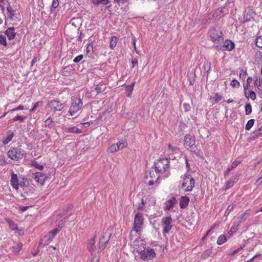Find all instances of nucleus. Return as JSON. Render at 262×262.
I'll return each instance as SVG.
<instances>
[{
  "label": "nucleus",
  "mask_w": 262,
  "mask_h": 262,
  "mask_svg": "<svg viewBox=\"0 0 262 262\" xmlns=\"http://www.w3.org/2000/svg\"><path fill=\"white\" fill-rule=\"evenodd\" d=\"M211 63L209 61H206L203 65V69L206 73H209L211 70Z\"/></svg>",
  "instance_id": "30"
},
{
  "label": "nucleus",
  "mask_w": 262,
  "mask_h": 262,
  "mask_svg": "<svg viewBox=\"0 0 262 262\" xmlns=\"http://www.w3.org/2000/svg\"><path fill=\"white\" fill-rule=\"evenodd\" d=\"M82 106V101L81 99H79L77 102H73L69 111L71 116H73L76 112H77Z\"/></svg>",
  "instance_id": "13"
},
{
  "label": "nucleus",
  "mask_w": 262,
  "mask_h": 262,
  "mask_svg": "<svg viewBox=\"0 0 262 262\" xmlns=\"http://www.w3.org/2000/svg\"><path fill=\"white\" fill-rule=\"evenodd\" d=\"M7 154L11 160L18 161L25 157L26 152L19 147H14L9 149Z\"/></svg>",
  "instance_id": "2"
},
{
  "label": "nucleus",
  "mask_w": 262,
  "mask_h": 262,
  "mask_svg": "<svg viewBox=\"0 0 262 262\" xmlns=\"http://www.w3.org/2000/svg\"><path fill=\"white\" fill-rule=\"evenodd\" d=\"M31 164L33 166H34V167H35L36 168H37L40 170H42L44 168L43 166L39 165L37 163V162L35 160L31 161Z\"/></svg>",
  "instance_id": "36"
},
{
  "label": "nucleus",
  "mask_w": 262,
  "mask_h": 262,
  "mask_svg": "<svg viewBox=\"0 0 262 262\" xmlns=\"http://www.w3.org/2000/svg\"><path fill=\"white\" fill-rule=\"evenodd\" d=\"M254 85L256 87H259L261 85V81L259 76H255L254 77Z\"/></svg>",
  "instance_id": "44"
},
{
  "label": "nucleus",
  "mask_w": 262,
  "mask_h": 262,
  "mask_svg": "<svg viewBox=\"0 0 262 262\" xmlns=\"http://www.w3.org/2000/svg\"><path fill=\"white\" fill-rule=\"evenodd\" d=\"M194 179L190 174H186L183 178L182 188L186 191H190L194 186Z\"/></svg>",
  "instance_id": "6"
},
{
  "label": "nucleus",
  "mask_w": 262,
  "mask_h": 262,
  "mask_svg": "<svg viewBox=\"0 0 262 262\" xmlns=\"http://www.w3.org/2000/svg\"><path fill=\"white\" fill-rule=\"evenodd\" d=\"M214 98L215 102H217L220 101L222 99V97L221 95H220L219 94L216 93V94H215Z\"/></svg>",
  "instance_id": "60"
},
{
  "label": "nucleus",
  "mask_w": 262,
  "mask_h": 262,
  "mask_svg": "<svg viewBox=\"0 0 262 262\" xmlns=\"http://www.w3.org/2000/svg\"><path fill=\"white\" fill-rule=\"evenodd\" d=\"M172 219L170 215L163 217L162 220V223L163 226V233H167L171 230Z\"/></svg>",
  "instance_id": "12"
},
{
  "label": "nucleus",
  "mask_w": 262,
  "mask_h": 262,
  "mask_svg": "<svg viewBox=\"0 0 262 262\" xmlns=\"http://www.w3.org/2000/svg\"><path fill=\"white\" fill-rule=\"evenodd\" d=\"M143 220L142 213L138 212L136 214L134 218V225L133 227V230L136 233H138L141 230Z\"/></svg>",
  "instance_id": "10"
},
{
  "label": "nucleus",
  "mask_w": 262,
  "mask_h": 262,
  "mask_svg": "<svg viewBox=\"0 0 262 262\" xmlns=\"http://www.w3.org/2000/svg\"><path fill=\"white\" fill-rule=\"evenodd\" d=\"M8 0H0V7L3 11L5 10V6L8 5Z\"/></svg>",
  "instance_id": "45"
},
{
  "label": "nucleus",
  "mask_w": 262,
  "mask_h": 262,
  "mask_svg": "<svg viewBox=\"0 0 262 262\" xmlns=\"http://www.w3.org/2000/svg\"><path fill=\"white\" fill-rule=\"evenodd\" d=\"M154 165L155 170L159 173H163L169 169V161L167 158H160Z\"/></svg>",
  "instance_id": "4"
},
{
  "label": "nucleus",
  "mask_w": 262,
  "mask_h": 262,
  "mask_svg": "<svg viewBox=\"0 0 262 262\" xmlns=\"http://www.w3.org/2000/svg\"><path fill=\"white\" fill-rule=\"evenodd\" d=\"M262 183V174L261 176L257 180L256 182V184L257 185H259Z\"/></svg>",
  "instance_id": "64"
},
{
  "label": "nucleus",
  "mask_w": 262,
  "mask_h": 262,
  "mask_svg": "<svg viewBox=\"0 0 262 262\" xmlns=\"http://www.w3.org/2000/svg\"><path fill=\"white\" fill-rule=\"evenodd\" d=\"M134 83H132V84L126 86L125 93L127 96L129 97L131 96L132 92L134 89Z\"/></svg>",
  "instance_id": "27"
},
{
  "label": "nucleus",
  "mask_w": 262,
  "mask_h": 262,
  "mask_svg": "<svg viewBox=\"0 0 262 262\" xmlns=\"http://www.w3.org/2000/svg\"><path fill=\"white\" fill-rule=\"evenodd\" d=\"M183 106L185 111L186 112L189 111L190 109V106L189 104L184 103Z\"/></svg>",
  "instance_id": "63"
},
{
  "label": "nucleus",
  "mask_w": 262,
  "mask_h": 262,
  "mask_svg": "<svg viewBox=\"0 0 262 262\" xmlns=\"http://www.w3.org/2000/svg\"><path fill=\"white\" fill-rule=\"evenodd\" d=\"M248 99L249 98H251L252 100H254L256 99V94L254 91L252 90H251L249 91V93L248 94L247 92L246 93V96H245Z\"/></svg>",
  "instance_id": "34"
},
{
  "label": "nucleus",
  "mask_w": 262,
  "mask_h": 262,
  "mask_svg": "<svg viewBox=\"0 0 262 262\" xmlns=\"http://www.w3.org/2000/svg\"><path fill=\"white\" fill-rule=\"evenodd\" d=\"M42 104V102L41 101H38V102H37L36 103H35L34 105V106H33V107L30 110V112H34L36 108L39 106V105H41Z\"/></svg>",
  "instance_id": "50"
},
{
  "label": "nucleus",
  "mask_w": 262,
  "mask_h": 262,
  "mask_svg": "<svg viewBox=\"0 0 262 262\" xmlns=\"http://www.w3.org/2000/svg\"><path fill=\"white\" fill-rule=\"evenodd\" d=\"M241 162V161L235 160L234 161H233L232 163V165L229 167L226 170V171L224 173V177L225 178H226L227 176H228L229 172L233 170L234 168H235Z\"/></svg>",
  "instance_id": "19"
},
{
  "label": "nucleus",
  "mask_w": 262,
  "mask_h": 262,
  "mask_svg": "<svg viewBox=\"0 0 262 262\" xmlns=\"http://www.w3.org/2000/svg\"><path fill=\"white\" fill-rule=\"evenodd\" d=\"M222 43H223L222 45L221 44L214 45L212 46V48L217 50L231 51L235 47L234 43L232 40L229 39H226L225 41L223 40Z\"/></svg>",
  "instance_id": "7"
},
{
  "label": "nucleus",
  "mask_w": 262,
  "mask_h": 262,
  "mask_svg": "<svg viewBox=\"0 0 262 262\" xmlns=\"http://www.w3.org/2000/svg\"><path fill=\"white\" fill-rule=\"evenodd\" d=\"M194 137L190 135H187L184 138V146L186 148L188 147V149L192 152H196V147L195 145Z\"/></svg>",
  "instance_id": "8"
},
{
  "label": "nucleus",
  "mask_w": 262,
  "mask_h": 262,
  "mask_svg": "<svg viewBox=\"0 0 262 262\" xmlns=\"http://www.w3.org/2000/svg\"><path fill=\"white\" fill-rule=\"evenodd\" d=\"M254 137H258L262 134V126L257 129L254 130L253 133Z\"/></svg>",
  "instance_id": "39"
},
{
  "label": "nucleus",
  "mask_w": 262,
  "mask_h": 262,
  "mask_svg": "<svg viewBox=\"0 0 262 262\" xmlns=\"http://www.w3.org/2000/svg\"><path fill=\"white\" fill-rule=\"evenodd\" d=\"M208 35L211 40L215 44L220 45L223 41V33L219 28H211L208 31Z\"/></svg>",
  "instance_id": "1"
},
{
  "label": "nucleus",
  "mask_w": 262,
  "mask_h": 262,
  "mask_svg": "<svg viewBox=\"0 0 262 262\" xmlns=\"http://www.w3.org/2000/svg\"><path fill=\"white\" fill-rule=\"evenodd\" d=\"M168 151L169 152L175 151L177 149H178L177 147H173L170 144H168Z\"/></svg>",
  "instance_id": "57"
},
{
  "label": "nucleus",
  "mask_w": 262,
  "mask_h": 262,
  "mask_svg": "<svg viewBox=\"0 0 262 262\" xmlns=\"http://www.w3.org/2000/svg\"><path fill=\"white\" fill-rule=\"evenodd\" d=\"M48 106L51 108V111L55 113L57 111H61L64 107V104L59 101L53 100L48 102Z\"/></svg>",
  "instance_id": "11"
},
{
  "label": "nucleus",
  "mask_w": 262,
  "mask_h": 262,
  "mask_svg": "<svg viewBox=\"0 0 262 262\" xmlns=\"http://www.w3.org/2000/svg\"><path fill=\"white\" fill-rule=\"evenodd\" d=\"M65 224V220L64 219L63 220H61L59 222V224L57 226V227H56V228L58 230V231H59L63 227V226H64Z\"/></svg>",
  "instance_id": "49"
},
{
  "label": "nucleus",
  "mask_w": 262,
  "mask_h": 262,
  "mask_svg": "<svg viewBox=\"0 0 262 262\" xmlns=\"http://www.w3.org/2000/svg\"><path fill=\"white\" fill-rule=\"evenodd\" d=\"M7 222H8V223L9 224L10 228L12 230H15L18 229L17 225L13 221L9 219V220H8Z\"/></svg>",
  "instance_id": "33"
},
{
  "label": "nucleus",
  "mask_w": 262,
  "mask_h": 262,
  "mask_svg": "<svg viewBox=\"0 0 262 262\" xmlns=\"http://www.w3.org/2000/svg\"><path fill=\"white\" fill-rule=\"evenodd\" d=\"M159 174L156 170H150L148 173H146L145 176V181L146 183H148L149 185H152L155 183L158 182V180L159 178L158 175Z\"/></svg>",
  "instance_id": "9"
},
{
  "label": "nucleus",
  "mask_w": 262,
  "mask_h": 262,
  "mask_svg": "<svg viewBox=\"0 0 262 262\" xmlns=\"http://www.w3.org/2000/svg\"><path fill=\"white\" fill-rule=\"evenodd\" d=\"M0 44L4 46L7 45L6 37L5 35H0Z\"/></svg>",
  "instance_id": "40"
},
{
  "label": "nucleus",
  "mask_w": 262,
  "mask_h": 262,
  "mask_svg": "<svg viewBox=\"0 0 262 262\" xmlns=\"http://www.w3.org/2000/svg\"><path fill=\"white\" fill-rule=\"evenodd\" d=\"M256 45L258 48H262V36H258L256 38Z\"/></svg>",
  "instance_id": "43"
},
{
  "label": "nucleus",
  "mask_w": 262,
  "mask_h": 262,
  "mask_svg": "<svg viewBox=\"0 0 262 262\" xmlns=\"http://www.w3.org/2000/svg\"><path fill=\"white\" fill-rule=\"evenodd\" d=\"M147 198H146L145 200H144L143 199H141V204L138 206V209H142L144 206V205L146 204V200Z\"/></svg>",
  "instance_id": "59"
},
{
  "label": "nucleus",
  "mask_w": 262,
  "mask_h": 262,
  "mask_svg": "<svg viewBox=\"0 0 262 262\" xmlns=\"http://www.w3.org/2000/svg\"><path fill=\"white\" fill-rule=\"evenodd\" d=\"M18 184L21 188H23L24 190V188H26L29 185V180L27 178L24 177L23 178L22 180L19 182Z\"/></svg>",
  "instance_id": "25"
},
{
  "label": "nucleus",
  "mask_w": 262,
  "mask_h": 262,
  "mask_svg": "<svg viewBox=\"0 0 262 262\" xmlns=\"http://www.w3.org/2000/svg\"><path fill=\"white\" fill-rule=\"evenodd\" d=\"M107 151L109 154H113L114 153V152L115 151V144H113L111 145V146L107 149Z\"/></svg>",
  "instance_id": "58"
},
{
  "label": "nucleus",
  "mask_w": 262,
  "mask_h": 262,
  "mask_svg": "<svg viewBox=\"0 0 262 262\" xmlns=\"http://www.w3.org/2000/svg\"><path fill=\"white\" fill-rule=\"evenodd\" d=\"M58 232H59L58 230L55 228L48 233L50 234V235L51 236V237L54 238Z\"/></svg>",
  "instance_id": "53"
},
{
  "label": "nucleus",
  "mask_w": 262,
  "mask_h": 262,
  "mask_svg": "<svg viewBox=\"0 0 262 262\" xmlns=\"http://www.w3.org/2000/svg\"><path fill=\"white\" fill-rule=\"evenodd\" d=\"M189 199L188 196H182L180 201V206L181 209L185 208L188 205Z\"/></svg>",
  "instance_id": "22"
},
{
  "label": "nucleus",
  "mask_w": 262,
  "mask_h": 262,
  "mask_svg": "<svg viewBox=\"0 0 262 262\" xmlns=\"http://www.w3.org/2000/svg\"><path fill=\"white\" fill-rule=\"evenodd\" d=\"M249 215V213L248 212V211L243 213L238 218V222L241 223L245 221L247 218L248 217Z\"/></svg>",
  "instance_id": "29"
},
{
  "label": "nucleus",
  "mask_w": 262,
  "mask_h": 262,
  "mask_svg": "<svg viewBox=\"0 0 262 262\" xmlns=\"http://www.w3.org/2000/svg\"><path fill=\"white\" fill-rule=\"evenodd\" d=\"M231 85L232 87H238L239 86V82L236 79H233L231 81Z\"/></svg>",
  "instance_id": "54"
},
{
  "label": "nucleus",
  "mask_w": 262,
  "mask_h": 262,
  "mask_svg": "<svg viewBox=\"0 0 262 262\" xmlns=\"http://www.w3.org/2000/svg\"><path fill=\"white\" fill-rule=\"evenodd\" d=\"M5 33L7 36L9 40L13 39L16 35V33L14 31V28L12 27L8 28L5 31Z\"/></svg>",
  "instance_id": "20"
},
{
  "label": "nucleus",
  "mask_w": 262,
  "mask_h": 262,
  "mask_svg": "<svg viewBox=\"0 0 262 262\" xmlns=\"http://www.w3.org/2000/svg\"><path fill=\"white\" fill-rule=\"evenodd\" d=\"M26 118L25 116H16L15 117H14L12 120L14 121H19L20 122H23L24 120V119Z\"/></svg>",
  "instance_id": "46"
},
{
  "label": "nucleus",
  "mask_w": 262,
  "mask_h": 262,
  "mask_svg": "<svg viewBox=\"0 0 262 262\" xmlns=\"http://www.w3.org/2000/svg\"><path fill=\"white\" fill-rule=\"evenodd\" d=\"M33 178L39 183L41 185H42L45 183V181L47 179L48 177L46 174L40 172H37L32 174Z\"/></svg>",
  "instance_id": "14"
},
{
  "label": "nucleus",
  "mask_w": 262,
  "mask_h": 262,
  "mask_svg": "<svg viewBox=\"0 0 262 262\" xmlns=\"http://www.w3.org/2000/svg\"><path fill=\"white\" fill-rule=\"evenodd\" d=\"M136 249L140 254L141 258L144 261L152 259L156 256L155 251L151 248L146 249L144 246L142 248L138 246Z\"/></svg>",
  "instance_id": "3"
},
{
  "label": "nucleus",
  "mask_w": 262,
  "mask_h": 262,
  "mask_svg": "<svg viewBox=\"0 0 262 262\" xmlns=\"http://www.w3.org/2000/svg\"><path fill=\"white\" fill-rule=\"evenodd\" d=\"M10 184L12 185V187L15 190H17L19 188V182L18 180V177L16 174L12 173L11 176V180Z\"/></svg>",
  "instance_id": "18"
},
{
  "label": "nucleus",
  "mask_w": 262,
  "mask_h": 262,
  "mask_svg": "<svg viewBox=\"0 0 262 262\" xmlns=\"http://www.w3.org/2000/svg\"><path fill=\"white\" fill-rule=\"evenodd\" d=\"M227 241L226 237L224 235H220L217 241V244L219 245H221L222 244L225 243Z\"/></svg>",
  "instance_id": "35"
},
{
  "label": "nucleus",
  "mask_w": 262,
  "mask_h": 262,
  "mask_svg": "<svg viewBox=\"0 0 262 262\" xmlns=\"http://www.w3.org/2000/svg\"><path fill=\"white\" fill-rule=\"evenodd\" d=\"M238 177L237 176L235 175L232 177L229 180L227 181L225 185L224 186V190H226L231 187H232L234 184L238 181Z\"/></svg>",
  "instance_id": "15"
},
{
  "label": "nucleus",
  "mask_w": 262,
  "mask_h": 262,
  "mask_svg": "<svg viewBox=\"0 0 262 262\" xmlns=\"http://www.w3.org/2000/svg\"><path fill=\"white\" fill-rule=\"evenodd\" d=\"M250 86V83H246L244 84V94L246 96L247 90L249 89Z\"/></svg>",
  "instance_id": "61"
},
{
  "label": "nucleus",
  "mask_w": 262,
  "mask_h": 262,
  "mask_svg": "<svg viewBox=\"0 0 262 262\" xmlns=\"http://www.w3.org/2000/svg\"><path fill=\"white\" fill-rule=\"evenodd\" d=\"M86 53L91 55L93 52V46L91 44H89L86 47Z\"/></svg>",
  "instance_id": "48"
},
{
  "label": "nucleus",
  "mask_w": 262,
  "mask_h": 262,
  "mask_svg": "<svg viewBox=\"0 0 262 262\" xmlns=\"http://www.w3.org/2000/svg\"><path fill=\"white\" fill-rule=\"evenodd\" d=\"M59 5V2L58 0H53L52 6L51 7V11H53V9H55L58 7Z\"/></svg>",
  "instance_id": "47"
},
{
  "label": "nucleus",
  "mask_w": 262,
  "mask_h": 262,
  "mask_svg": "<svg viewBox=\"0 0 262 262\" xmlns=\"http://www.w3.org/2000/svg\"><path fill=\"white\" fill-rule=\"evenodd\" d=\"M24 109V107L23 105H19L17 107L12 108L9 111H8V112H12L14 111H16L18 110H23Z\"/></svg>",
  "instance_id": "52"
},
{
  "label": "nucleus",
  "mask_w": 262,
  "mask_h": 262,
  "mask_svg": "<svg viewBox=\"0 0 262 262\" xmlns=\"http://www.w3.org/2000/svg\"><path fill=\"white\" fill-rule=\"evenodd\" d=\"M177 203V200L176 198L174 196L171 197L167 201H166L165 203V210H170L171 209H172L174 206V205Z\"/></svg>",
  "instance_id": "17"
},
{
  "label": "nucleus",
  "mask_w": 262,
  "mask_h": 262,
  "mask_svg": "<svg viewBox=\"0 0 262 262\" xmlns=\"http://www.w3.org/2000/svg\"><path fill=\"white\" fill-rule=\"evenodd\" d=\"M116 145L117 146V150H121L126 147L127 143L125 140H121L117 142Z\"/></svg>",
  "instance_id": "24"
},
{
  "label": "nucleus",
  "mask_w": 262,
  "mask_h": 262,
  "mask_svg": "<svg viewBox=\"0 0 262 262\" xmlns=\"http://www.w3.org/2000/svg\"><path fill=\"white\" fill-rule=\"evenodd\" d=\"M23 245L21 243L15 244L12 246L13 252L18 253L22 248Z\"/></svg>",
  "instance_id": "31"
},
{
  "label": "nucleus",
  "mask_w": 262,
  "mask_h": 262,
  "mask_svg": "<svg viewBox=\"0 0 262 262\" xmlns=\"http://www.w3.org/2000/svg\"><path fill=\"white\" fill-rule=\"evenodd\" d=\"M254 123V120L251 119L247 122L245 126V129L249 130L251 127L253 126Z\"/></svg>",
  "instance_id": "32"
},
{
  "label": "nucleus",
  "mask_w": 262,
  "mask_h": 262,
  "mask_svg": "<svg viewBox=\"0 0 262 262\" xmlns=\"http://www.w3.org/2000/svg\"><path fill=\"white\" fill-rule=\"evenodd\" d=\"M83 58V55H79L77 56V57H76L74 59L73 61L75 63H78L79 61H80Z\"/></svg>",
  "instance_id": "56"
},
{
  "label": "nucleus",
  "mask_w": 262,
  "mask_h": 262,
  "mask_svg": "<svg viewBox=\"0 0 262 262\" xmlns=\"http://www.w3.org/2000/svg\"><path fill=\"white\" fill-rule=\"evenodd\" d=\"M93 256V258H92L91 262H99V258L98 256L96 255V254L94 255Z\"/></svg>",
  "instance_id": "62"
},
{
  "label": "nucleus",
  "mask_w": 262,
  "mask_h": 262,
  "mask_svg": "<svg viewBox=\"0 0 262 262\" xmlns=\"http://www.w3.org/2000/svg\"><path fill=\"white\" fill-rule=\"evenodd\" d=\"M65 131L68 133L79 134L82 133V131L80 129L75 126L68 127L66 128Z\"/></svg>",
  "instance_id": "23"
},
{
  "label": "nucleus",
  "mask_w": 262,
  "mask_h": 262,
  "mask_svg": "<svg viewBox=\"0 0 262 262\" xmlns=\"http://www.w3.org/2000/svg\"><path fill=\"white\" fill-rule=\"evenodd\" d=\"M23 191L25 193L29 194H32L34 192L35 188L33 186L29 184L26 188H24V190Z\"/></svg>",
  "instance_id": "28"
},
{
  "label": "nucleus",
  "mask_w": 262,
  "mask_h": 262,
  "mask_svg": "<svg viewBox=\"0 0 262 262\" xmlns=\"http://www.w3.org/2000/svg\"><path fill=\"white\" fill-rule=\"evenodd\" d=\"M95 237L96 235H94V236L88 242V249L91 253L92 256H93L95 254H96L95 253Z\"/></svg>",
  "instance_id": "16"
},
{
  "label": "nucleus",
  "mask_w": 262,
  "mask_h": 262,
  "mask_svg": "<svg viewBox=\"0 0 262 262\" xmlns=\"http://www.w3.org/2000/svg\"><path fill=\"white\" fill-rule=\"evenodd\" d=\"M53 238L51 237V236L50 235V234L48 233L47 235L43 237L42 241H45L47 244H49Z\"/></svg>",
  "instance_id": "37"
},
{
  "label": "nucleus",
  "mask_w": 262,
  "mask_h": 262,
  "mask_svg": "<svg viewBox=\"0 0 262 262\" xmlns=\"http://www.w3.org/2000/svg\"><path fill=\"white\" fill-rule=\"evenodd\" d=\"M234 209V206L233 205H229L227 210H226L225 212V216H227L229 215V214L230 213V212L232 211Z\"/></svg>",
  "instance_id": "51"
},
{
  "label": "nucleus",
  "mask_w": 262,
  "mask_h": 262,
  "mask_svg": "<svg viewBox=\"0 0 262 262\" xmlns=\"http://www.w3.org/2000/svg\"><path fill=\"white\" fill-rule=\"evenodd\" d=\"M8 13L9 14V16L12 17L14 15V11L12 8L10 6L9 4H8L6 7Z\"/></svg>",
  "instance_id": "38"
},
{
  "label": "nucleus",
  "mask_w": 262,
  "mask_h": 262,
  "mask_svg": "<svg viewBox=\"0 0 262 262\" xmlns=\"http://www.w3.org/2000/svg\"><path fill=\"white\" fill-rule=\"evenodd\" d=\"M112 228H107L105 232L101 236L99 242V248L103 249L105 248L108 242L112 236Z\"/></svg>",
  "instance_id": "5"
},
{
  "label": "nucleus",
  "mask_w": 262,
  "mask_h": 262,
  "mask_svg": "<svg viewBox=\"0 0 262 262\" xmlns=\"http://www.w3.org/2000/svg\"><path fill=\"white\" fill-rule=\"evenodd\" d=\"M14 136V134L13 132H12L11 130H9L7 133L6 137L5 138H4L2 140L3 144H4V145L7 144L12 140V139L13 138Z\"/></svg>",
  "instance_id": "21"
},
{
  "label": "nucleus",
  "mask_w": 262,
  "mask_h": 262,
  "mask_svg": "<svg viewBox=\"0 0 262 262\" xmlns=\"http://www.w3.org/2000/svg\"><path fill=\"white\" fill-rule=\"evenodd\" d=\"M245 113L246 115L250 114L252 112V107L250 103H247L245 105Z\"/></svg>",
  "instance_id": "42"
},
{
  "label": "nucleus",
  "mask_w": 262,
  "mask_h": 262,
  "mask_svg": "<svg viewBox=\"0 0 262 262\" xmlns=\"http://www.w3.org/2000/svg\"><path fill=\"white\" fill-rule=\"evenodd\" d=\"M247 75L246 71L241 70L239 72V77L242 79H244L246 78Z\"/></svg>",
  "instance_id": "55"
},
{
  "label": "nucleus",
  "mask_w": 262,
  "mask_h": 262,
  "mask_svg": "<svg viewBox=\"0 0 262 262\" xmlns=\"http://www.w3.org/2000/svg\"><path fill=\"white\" fill-rule=\"evenodd\" d=\"M55 125L54 122L53 121L51 117H49L44 122V126L49 128H52Z\"/></svg>",
  "instance_id": "26"
},
{
  "label": "nucleus",
  "mask_w": 262,
  "mask_h": 262,
  "mask_svg": "<svg viewBox=\"0 0 262 262\" xmlns=\"http://www.w3.org/2000/svg\"><path fill=\"white\" fill-rule=\"evenodd\" d=\"M212 254V249H209L206 250L202 254V256L204 258H206L209 256H210Z\"/></svg>",
  "instance_id": "41"
}]
</instances>
